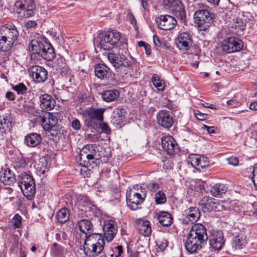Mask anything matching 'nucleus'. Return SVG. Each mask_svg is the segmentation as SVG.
<instances>
[{
  "instance_id": "obj_1",
  "label": "nucleus",
  "mask_w": 257,
  "mask_h": 257,
  "mask_svg": "<svg viewBox=\"0 0 257 257\" xmlns=\"http://www.w3.org/2000/svg\"><path fill=\"white\" fill-rule=\"evenodd\" d=\"M208 238L206 227L200 223L195 224L187 235L185 247L189 253H195L202 248Z\"/></svg>"
},
{
  "instance_id": "obj_2",
  "label": "nucleus",
  "mask_w": 257,
  "mask_h": 257,
  "mask_svg": "<svg viewBox=\"0 0 257 257\" xmlns=\"http://www.w3.org/2000/svg\"><path fill=\"white\" fill-rule=\"evenodd\" d=\"M29 50L32 53L31 58L33 59L42 57L46 60L51 61L55 56L52 45L41 38L32 40L29 45Z\"/></svg>"
},
{
  "instance_id": "obj_3",
  "label": "nucleus",
  "mask_w": 257,
  "mask_h": 257,
  "mask_svg": "<svg viewBox=\"0 0 257 257\" xmlns=\"http://www.w3.org/2000/svg\"><path fill=\"white\" fill-rule=\"evenodd\" d=\"M121 38L119 32L110 31L100 34L94 43V45L100 49L109 50L117 47Z\"/></svg>"
},
{
  "instance_id": "obj_4",
  "label": "nucleus",
  "mask_w": 257,
  "mask_h": 257,
  "mask_svg": "<svg viewBox=\"0 0 257 257\" xmlns=\"http://www.w3.org/2000/svg\"><path fill=\"white\" fill-rule=\"evenodd\" d=\"M93 237H86L83 245L85 254L89 257H106L103 252L104 241L103 238H99L95 242Z\"/></svg>"
},
{
  "instance_id": "obj_5",
  "label": "nucleus",
  "mask_w": 257,
  "mask_h": 257,
  "mask_svg": "<svg viewBox=\"0 0 257 257\" xmlns=\"http://www.w3.org/2000/svg\"><path fill=\"white\" fill-rule=\"evenodd\" d=\"M146 197L145 188L142 187L128 188L126 192V199L128 207L132 210L138 209Z\"/></svg>"
},
{
  "instance_id": "obj_6",
  "label": "nucleus",
  "mask_w": 257,
  "mask_h": 257,
  "mask_svg": "<svg viewBox=\"0 0 257 257\" xmlns=\"http://www.w3.org/2000/svg\"><path fill=\"white\" fill-rule=\"evenodd\" d=\"M213 18L214 14L208 10V7L206 5L200 7L194 15V22L201 31H205L208 28Z\"/></svg>"
},
{
  "instance_id": "obj_7",
  "label": "nucleus",
  "mask_w": 257,
  "mask_h": 257,
  "mask_svg": "<svg viewBox=\"0 0 257 257\" xmlns=\"http://www.w3.org/2000/svg\"><path fill=\"white\" fill-rule=\"evenodd\" d=\"M19 186L24 195L29 200H31L36 193L35 183L33 178L30 175L22 174Z\"/></svg>"
},
{
  "instance_id": "obj_8",
  "label": "nucleus",
  "mask_w": 257,
  "mask_h": 257,
  "mask_svg": "<svg viewBox=\"0 0 257 257\" xmlns=\"http://www.w3.org/2000/svg\"><path fill=\"white\" fill-rule=\"evenodd\" d=\"M17 13L24 18H29L34 14L35 5L33 0L18 1L15 4Z\"/></svg>"
},
{
  "instance_id": "obj_9",
  "label": "nucleus",
  "mask_w": 257,
  "mask_h": 257,
  "mask_svg": "<svg viewBox=\"0 0 257 257\" xmlns=\"http://www.w3.org/2000/svg\"><path fill=\"white\" fill-rule=\"evenodd\" d=\"M57 117L50 112H46L41 119V125L43 128L46 131H50L52 130H56L59 133H56L55 138L59 137V135L63 134V130L62 127L59 131V125H56L57 122Z\"/></svg>"
},
{
  "instance_id": "obj_10",
  "label": "nucleus",
  "mask_w": 257,
  "mask_h": 257,
  "mask_svg": "<svg viewBox=\"0 0 257 257\" xmlns=\"http://www.w3.org/2000/svg\"><path fill=\"white\" fill-rule=\"evenodd\" d=\"M164 4L169 7L172 14L177 18L182 20L186 17L183 6L179 0H164Z\"/></svg>"
},
{
  "instance_id": "obj_11",
  "label": "nucleus",
  "mask_w": 257,
  "mask_h": 257,
  "mask_svg": "<svg viewBox=\"0 0 257 257\" xmlns=\"http://www.w3.org/2000/svg\"><path fill=\"white\" fill-rule=\"evenodd\" d=\"M192 36L187 32H180L176 40L177 47L183 52H186L192 46Z\"/></svg>"
},
{
  "instance_id": "obj_12",
  "label": "nucleus",
  "mask_w": 257,
  "mask_h": 257,
  "mask_svg": "<svg viewBox=\"0 0 257 257\" xmlns=\"http://www.w3.org/2000/svg\"><path fill=\"white\" fill-rule=\"evenodd\" d=\"M242 46V41L234 37H230L225 39L221 44L222 49L227 53L238 51L241 49Z\"/></svg>"
},
{
  "instance_id": "obj_13",
  "label": "nucleus",
  "mask_w": 257,
  "mask_h": 257,
  "mask_svg": "<svg viewBox=\"0 0 257 257\" xmlns=\"http://www.w3.org/2000/svg\"><path fill=\"white\" fill-rule=\"evenodd\" d=\"M95 151L92 145H86L80 151L79 159L81 161L80 165L86 166L90 164V161L94 159Z\"/></svg>"
},
{
  "instance_id": "obj_14",
  "label": "nucleus",
  "mask_w": 257,
  "mask_h": 257,
  "mask_svg": "<svg viewBox=\"0 0 257 257\" xmlns=\"http://www.w3.org/2000/svg\"><path fill=\"white\" fill-rule=\"evenodd\" d=\"M30 76L33 78L34 81L37 83H42L47 79V71L43 67L34 65L28 69Z\"/></svg>"
},
{
  "instance_id": "obj_15",
  "label": "nucleus",
  "mask_w": 257,
  "mask_h": 257,
  "mask_svg": "<svg viewBox=\"0 0 257 257\" xmlns=\"http://www.w3.org/2000/svg\"><path fill=\"white\" fill-rule=\"evenodd\" d=\"M105 110V108H91L86 110L83 113V116L85 118L86 121H88V125H91L92 119L99 121H103V113Z\"/></svg>"
},
{
  "instance_id": "obj_16",
  "label": "nucleus",
  "mask_w": 257,
  "mask_h": 257,
  "mask_svg": "<svg viewBox=\"0 0 257 257\" xmlns=\"http://www.w3.org/2000/svg\"><path fill=\"white\" fill-rule=\"evenodd\" d=\"M104 237L107 241H111L117 231L116 223L112 219L104 221L103 225Z\"/></svg>"
},
{
  "instance_id": "obj_17",
  "label": "nucleus",
  "mask_w": 257,
  "mask_h": 257,
  "mask_svg": "<svg viewBox=\"0 0 257 257\" xmlns=\"http://www.w3.org/2000/svg\"><path fill=\"white\" fill-rule=\"evenodd\" d=\"M0 34L5 36L11 42H15L19 36V33L16 27L12 23H8L0 28Z\"/></svg>"
},
{
  "instance_id": "obj_18",
  "label": "nucleus",
  "mask_w": 257,
  "mask_h": 257,
  "mask_svg": "<svg viewBox=\"0 0 257 257\" xmlns=\"http://www.w3.org/2000/svg\"><path fill=\"white\" fill-rule=\"evenodd\" d=\"M210 246L215 250H220L224 244V239L222 231H213L208 237Z\"/></svg>"
},
{
  "instance_id": "obj_19",
  "label": "nucleus",
  "mask_w": 257,
  "mask_h": 257,
  "mask_svg": "<svg viewBox=\"0 0 257 257\" xmlns=\"http://www.w3.org/2000/svg\"><path fill=\"white\" fill-rule=\"evenodd\" d=\"M157 119L159 125L166 128L171 127L174 123L171 113L165 110H161L158 112Z\"/></svg>"
},
{
  "instance_id": "obj_20",
  "label": "nucleus",
  "mask_w": 257,
  "mask_h": 257,
  "mask_svg": "<svg viewBox=\"0 0 257 257\" xmlns=\"http://www.w3.org/2000/svg\"><path fill=\"white\" fill-rule=\"evenodd\" d=\"M183 221L186 223H194L200 218L201 214L198 208L190 207L185 209L183 212Z\"/></svg>"
},
{
  "instance_id": "obj_21",
  "label": "nucleus",
  "mask_w": 257,
  "mask_h": 257,
  "mask_svg": "<svg viewBox=\"0 0 257 257\" xmlns=\"http://www.w3.org/2000/svg\"><path fill=\"white\" fill-rule=\"evenodd\" d=\"M157 21L158 27L162 30H170L174 28L177 24L176 19L170 15H161Z\"/></svg>"
},
{
  "instance_id": "obj_22",
  "label": "nucleus",
  "mask_w": 257,
  "mask_h": 257,
  "mask_svg": "<svg viewBox=\"0 0 257 257\" xmlns=\"http://www.w3.org/2000/svg\"><path fill=\"white\" fill-rule=\"evenodd\" d=\"M162 147L164 150L169 155H172L175 150L177 149V145L175 140L170 136H164L161 140Z\"/></svg>"
},
{
  "instance_id": "obj_23",
  "label": "nucleus",
  "mask_w": 257,
  "mask_h": 257,
  "mask_svg": "<svg viewBox=\"0 0 257 257\" xmlns=\"http://www.w3.org/2000/svg\"><path fill=\"white\" fill-rule=\"evenodd\" d=\"M50 166V163L45 157L40 158L38 161L35 162L34 166L37 174L43 177H45L46 173L49 171Z\"/></svg>"
},
{
  "instance_id": "obj_24",
  "label": "nucleus",
  "mask_w": 257,
  "mask_h": 257,
  "mask_svg": "<svg viewBox=\"0 0 257 257\" xmlns=\"http://www.w3.org/2000/svg\"><path fill=\"white\" fill-rule=\"evenodd\" d=\"M40 106L43 111H49L52 110L55 105V100L53 97L48 94H44L40 96Z\"/></svg>"
},
{
  "instance_id": "obj_25",
  "label": "nucleus",
  "mask_w": 257,
  "mask_h": 257,
  "mask_svg": "<svg viewBox=\"0 0 257 257\" xmlns=\"http://www.w3.org/2000/svg\"><path fill=\"white\" fill-rule=\"evenodd\" d=\"M136 227L140 233L145 236L150 235L152 231L150 223L147 220L139 219L137 222Z\"/></svg>"
},
{
  "instance_id": "obj_26",
  "label": "nucleus",
  "mask_w": 257,
  "mask_h": 257,
  "mask_svg": "<svg viewBox=\"0 0 257 257\" xmlns=\"http://www.w3.org/2000/svg\"><path fill=\"white\" fill-rule=\"evenodd\" d=\"M42 141V137L39 134L36 133H30L25 136V143L29 147H35L39 145Z\"/></svg>"
},
{
  "instance_id": "obj_27",
  "label": "nucleus",
  "mask_w": 257,
  "mask_h": 257,
  "mask_svg": "<svg viewBox=\"0 0 257 257\" xmlns=\"http://www.w3.org/2000/svg\"><path fill=\"white\" fill-rule=\"evenodd\" d=\"M101 95L103 101L110 102L116 100L119 97V92L116 89H109L101 92Z\"/></svg>"
},
{
  "instance_id": "obj_28",
  "label": "nucleus",
  "mask_w": 257,
  "mask_h": 257,
  "mask_svg": "<svg viewBox=\"0 0 257 257\" xmlns=\"http://www.w3.org/2000/svg\"><path fill=\"white\" fill-rule=\"evenodd\" d=\"M78 226L80 230L84 234H92L93 231V224L87 219H82L78 222Z\"/></svg>"
},
{
  "instance_id": "obj_29",
  "label": "nucleus",
  "mask_w": 257,
  "mask_h": 257,
  "mask_svg": "<svg viewBox=\"0 0 257 257\" xmlns=\"http://www.w3.org/2000/svg\"><path fill=\"white\" fill-rule=\"evenodd\" d=\"M159 222L164 226H169L172 223L173 217L169 212L162 211L158 215Z\"/></svg>"
},
{
  "instance_id": "obj_30",
  "label": "nucleus",
  "mask_w": 257,
  "mask_h": 257,
  "mask_svg": "<svg viewBox=\"0 0 257 257\" xmlns=\"http://www.w3.org/2000/svg\"><path fill=\"white\" fill-rule=\"evenodd\" d=\"M94 72L98 78L104 79L108 75L109 68L104 64H98L95 66Z\"/></svg>"
},
{
  "instance_id": "obj_31",
  "label": "nucleus",
  "mask_w": 257,
  "mask_h": 257,
  "mask_svg": "<svg viewBox=\"0 0 257 257\" xmlns=\"http://www.w3.org/2000/svg\"><path fill=\"white\" fill-rule=\"evenodd\" d=\"M222 211L229 210L230 211L238 212L239 207L236 200L227 199L222 201Z\"/></svg>"
},
{
  "instance_id": "obj_32",
  "label": "nucleus",
  "mask_w": 257,
  "mask_h": 257,
  "mask_svg": "<svg viewBox=\"0 0 257 257\" xmlns=\"http://www.w3.org/2000/svg\"><path fill=\"white\" fill-rule=\"evenodd\" d=\"M227 188L223 184H216L210 189V194L215 197L218 196L226 192Z\"/></svg>"
},
{
  "instance_id": "obj_33",
  "label": "nucleus",
  "mask_w": 257,
  "mask_h": 257,
  "mask_svg": "<svg viewBox=\"0 0 257 257\" xmlns=\"http://www.w3.org/2000/svg\"><path fill=\"white\" fill-rule=\"evenodd\" d=\"M11 122L7 118L4 117L0 119V138H3L7 132L10 131Z\"/></svg>"
},
{
  "instance_id": "obj_34",
  "label": "nucleus",
  "mask_w": 257,
  "mask_h": 257,
  "mask_svg": "<svg viewBox=\"0 0 257 257\" xmlns=\"http://www.w3.org/2000/svg\"><path fill=\"white\" fill-rule=\"evenodd\" d=\"M206 206L212 210L215 211H222V201L219 202L217 200L210 198L207 200Z\"/></svg>"
},
{
  "instance_id": "obj_35",
  "label": "nucleus",
  "mask_w": 257,
  "mask_h": 257,
  "mask_svg": "<svg viewBox=\"0 0 257 257\" xmlns=\"http://www.w3.org/2000/svg\"><path fill=\"white\" fill-rule=\"evenodd\" d=\"M151 81L154 86L159 90L163 91L165 89V82L163 79L156 74H154L151 78Z\"/></svg>"
},
{
  "instance_id": "obj_36",
  "label": "nucleus",
  "mask_w": 257,
  "mask_h": 257,
  "mask_svg": "<svg viewBox=\"0 0 257 257\" xmlns=\"http://www.w3.org/2000/svg\"><path fill=\"white\" fill-rule=\"evenodd\" d=\"M14 42L10 40L0 34V50L7 51L11 49Z\"/></svg>"
},
{
  "instance_id": "obj_37",
  "label": "nucleus",
  "mask_w": 257,
  "mask_h": 257,
  "mask_svg": "<svg viewBox=\"0 0 257 257\" xmlns=\"http://www.w3.org/2000/svg\"><path fill=\"white\" fill-rule=\"evenodd\" d=\"M114 115L111 119V122L115 125L120 124L124 119V115L121 110L116 109L114 111Z\"/></svg>"
},
{
  "instance_id": "obj_38",
  "label": "nucleus",
  "mask_w": 257,
  "mask_h": 257,
  "mask_svg": "<svg viewBox=\"0 0 257 257\" xmlns=\"http://www.w3.org/2000/svg\"><path fill=\"white\" fill-rule=\"evenodd\" d=\"M120 55L112 52H109L107 54L108 60L115 68H120V64H119Z\"/></svg>"
},
{
  "instance_id": "obj_39",
  "label": "nucleus",
  "mask_w": 257,
  "mask_h": 257,
  "mask_svg": "<svg viewBox=\"0 0 257 257\" xmlns=\"http://www.w3.org/2000/svg\"><path fill=\"white\" fill-rule=\"evenodd\" d=\"M63 251V248L57 243H53L51 248V254L54 257H61Z\"/></svg>"
},
{
  "instance_id": "obj_40",
  "label": "nucleus",
  "mask_w": 257,
  "mask_h": 257,
  "mask_svg": "<svg viewBox=\"0 0 257 257\" xmlns=\"http://www.w3.org/2000/svg\"><path fill=\"white\" fill-rule=\"evenodd\" d=\"M246 243V238L243 235H238L234 239L235 247L236 249L241 248Z\"/></svg>"
},
{
  "instance_id": "obj_41",
  "label": "nucleus",
  "mask_w": 257,
  "mask_h": 257,
  "mask_svg": "<svg viewBox=\"0 0 257 257\" xmlns=\"http://www.w3.org/2000/svg\"><path fill=\"white\" fill-rule=\"evenodd\" d=\"M200 155H191L189 157L187 160L188 164H191L192 167L196 168H198V162Z\"/></svg>"
},
{
  "instance_id": "obj_42",
  "label": "nucleus",
  "mask_w": 257,
  "mask_h": 257,
  "mask_svg": "<svg viewBox=\"0 0 257 257\" xmlns=\"http://www.w3.org/2000/svg\"><path fill=\"white\" fill-rule=\"evenodd\" d=\"M199 158H200L198 162V168H197V170L201 171V169H203L209 166V162L208 158L206 157L200 156Z\"/></svg>"
},
{
  "instance_id": "obj_43",
  "label": "nucleus",
  "mask_w": 257,
  "mask_h": 257,
  "mask_svg": "<svg viewBox=\"0 0 257 257\" xmlns=\"http://www.w3.org/2000/svg\"><path fill=\"white\" fill-rule=\"evenodd\" d=\"M166 201L165 193L162 191H159L155 195V202L157 204H163Z\"/></svg>"
},
{
  "instance_id": "obj_44",
  "label": "nucleus",
  "mask_w": 257,
  "mask_h": 257,
  "mask_svg": "<svg viewBox=\"0 0 257 257\" xmlns=\"http://www.w3.org/2000/svg\"><path fill=\"white\" fill-rule=\"evenodd\" d=\"M120 67L121 66L130 67L132 65V61L131 59L127 58L125 55L121 54L119 56Z\"/></svg>"
},
{
  "instance_id": "obj_45",
  "label": "nucleus",
  "mask_w": 257,
  "mask_h": 257,
  "mask_svg": "<svg viewBox=\"0 0 257 257\" xmlns=\"http://www.w3.org/2000/svg\"><path fill=\"white\" fill-rule=\"evenodd\" d=\"M13 89L15 90L18 94H24L26 93L27 88L23 83H19L18 85L13 86Z\"/></svg>"
},
{
  "instance_id": "obj_46",
  "label": "nucleus",
  "mask_w": 257,
  "mask_h": 257,
  "mask_svg": "<svg viewBox=\"0 0 257 257\" xmlns=\"http://www.w3.org/2000/svg\"><path fill=\"white\" fill-rule=\"evenodd\" d=\"M123 253L122 247L121 245H118L115 247L112 250V253L110 252L109 255L111 257H121V254Z\"/></svg>"
},
{
  "instance_id": "obj_47",
  "label": "nucleus",
  "mask_w": 257,
  "mask_h": 257,
  "mask_svg": "<svg viewBox=\"0 0 257 257\" xmlns=\"http://www.w3.org/2000/svg\"><path fill=\"white\" fill-rule=\"evenodd\" d=\"M157 245L158 246L157 250L159 251H163L165 250L166 247L168 245V242L167 240L165 239H162L161 240H159L157 242Z\"/></svg>"
},
{
  "instance_id": "obj_48",
  "label": "nucleus",
  "mask_w": 257,
  "mask_h": 257,
  "mask_svg": "<svg viewBox=\"0 0 257 257\" xmlns=\"http://www.w3.org/2000/svg\"><path fill=\"white\" fill-rule=\"evenodd\" d=\"M138 45L140 47H144L146 53L147 55H150L151 53V50L150 45L146 43V42L140 41L138 42Z\"/></svg>"
},
{
  "instance_id": "obj_49",
  "label": "nucleus",
  "mask_w": 257,
  "mask_h": 257,
  "mask_svg": "<svg viewBox=\"0 0 257 257\" xmlns=\"http://www.w3.org/2000/svg\"><path fill=\"white\" fill-rule=\"evenodd\" d=\"M252 175L251 178L252 182L253 183L254 186L257 188V164H255L252 169Z\"/></svg>"
},
{
  "instance_id": "obj_50",
  "label": "nucleus",
  "mask_w": 257,
  "mask_h": 257,
  "mask_svg": "<svg viewBox=\"0 0 257 257\" xmlns=\"http://www.w3.org/2000/svg\"><path fill=\"white\" fill-rule=\"evenodd\" d=\"M147 188L149 191L154 192L159 189V184L155 182H150L146 186Z\"/></svg>"
},
{
  "instance_id": "obj_51",
  "label": "nucleus",
  "mask_w": 257,
  "mask_h": 257,
  "mask_svg": "<svg viewBox=\"0 0 257 257\" xmlns=\"http://www.w3.org/2000/svg\"><path fill=\"white\" fill-rule=\"evenodd\" d=\"M234 22L235 23L234 26L235 28H237L240 30H243L244 27V23L243 21L238 18L233 19Z\"/></svg>"
},
{
  "instance_id": "obj_52",
  "label": "nucleus",
  "mask_w": 257,
  "mask_h": 257,
  "mask_svg": "<svg viewBox=\"0 0 257 257\" xmlns=\"http://www.w3.org/2000/svg\"><path fill=\"white\" fill-rule=\"evenodd\" d=\"M56 218L57 221L60 223H64V210L61 209L59 212L57 213Z\"/></svg>"
},
{
  "instance_id": "obj_53",
  "label": "nucleus",
  "mask_w": 257,
  "mask_h": 257,
  "mask_svg": "<svg viewBox=\"0 0 257 257\" xmlns=\"http://www.w3.org/2000/svg\"><path fill=\"white\" fill-rule=\"evenodd\" d=\"M14 225L16 227L19 228L21 226L22 223V217L19 214H16L14 218Z\"/></svg>"
},
{
  "instance_id": "obj_54",
  "label": "nucleus",
  "mask_w": 257,
  "mask_h": 257,
  "mask_svg": "<svg viewBox=\"0 0 257 257\" xmlns=\"http://www.w3.org/2000/svg\"><path fill=\"white\" fill-rule=\"evenodd\" d=\"M194 115L196 118L199 120H204L207 118V115L205 113H201L199 110H197L194 112Z\"/></svg>"
},
{
  "instance_id": "obj_55",
  "label": "nucleus",
  "mask_w": 257,
  "mask_h": 257,
  "mask_svg": "<svg viewBox=\"0 0 257 257\" xmlns=\"http://www.w3.org/2000/svg\"><path fill=\"white\" fill-rule=\"evenodd\" d=\"M250 144L252 147L257 148V131L253 132L250 139Z\"/></svg>"
},
{
  "instance_id": "obj_56",
  "label": "nucleus",
  "mask_w": 257,
  "mask_h": 257,
  "mask_svg": "<svg viewBox=\"0 0 257 257\" xmlns=\"http://www.w3.org/2000/svg\"><path fill=\"white\" fill-rule=\"evenodd\" d=\"M228 162L229 164L235 166L238 165L239 161L238 158L231 157L228 159Z\"/></svg>"
},
{
  "instance_id": "obj_57",
  "label": "nucleus",
  "mask_w": 257,
  "mask_h": 257,
  "mask_svg": "<svg viewBox=\"0 0 257 257\" xmlns=\"http://www.w3.org/2000/svg\"><path fill=\"white\" fill-rule=\"evenodd\" d=\"M202 129L206 130L208 134H212L215 133L214 126H209L206 125H203L202 126Z\"/></svg>"
},
{
  "instance_id": "obj_58",
  "label": "nucleus",
  "mask_w": 257,
  "mask_h": 257,
  "mask_svg": "<svg viewBox=\"0 0 257 257\" xmlns=\"http://www.w3.org/2000/svg\"><path fill=\"white\" fill-rule=\"evenodd\" d=\"M101 128L102 132L106 134H108L110 133V129L108 126V125L105 123H103L101 124Z\"/></svg>"
},
{
  "instance_id": "obj_59",
  "label": "nucleus",
  "mask_w": 257,
  "mask_h": 257,
  "mask_svg": "<svg viewBox=\"0 0 257 257\" xmlns=\"http://www.w3.org/2000/svg\"><path fill=\"white\" fill-rule=\"evenodd\" d=\"M227 104L228 105H230L233 107H236L240 105L239 102L236 100L230 99L227 101Z\"/></svg>"
},
{
  "instance_id": "obj_60",
  "label": "nucleus",
  "mask_w": 257,
  "mask_h": 257,
  "mask_svg": "<svg viewBox=\"0 0 257 257\" xmlns=\"http://www.w3.org/2000/svg\"><path fill=\"white\" fill-rule=\"evenodd\" d=\"M153 42L155 46L158 48L162 46V43L161 42V41L158 37L156 36H154L153 37Z\"/></svg>"
},
{
  "instance_id": "obj_61",
  "label": "nucleus",
  "mask_w": 257,
  "mask_h": 257,
  "mask_svg": "<svg viewBox=\"0 0 257 257\" xmlns=\"http://www.w3.org/2000/svg\"><path fill=\"white\" fill-rule=\"evenodd\" d=\"M37 23L35 21H28L25 23V27L27 29L35 28L37 26Z\"/></svg>"
},
{
  "instance_id": "obj_62",
  "label": "nucleus",
  "mask_w": 257,
  "mask_h": 257,
  "mask_svg": "<svg viewBox=\"0 0 257 257\" xmlns=\"http://www.w3.org/2000/svg\"><path fill=\"white\" fill-rule=\"evenodd\" d=\"M72 126L75 130H78L80 128V122L78 119H75L72 122Z\"/></svg>"
},
{
  "instance_id": "obj_63",
  "label": "nucleus",
  "mask_w": 257,
  "mask_h": 257,
  "mask_svg": "<svg viewBox=\"0 0 257 257\" xmlns=\"http://www.w3.org/2000/svg\"><path fill=\"white\" fill-rule=\"evenodd\" d=\"M6 97L10 100H14L15 99V96L14 94L11 91L7 92L6 94Z\"/></svg>"
},
{
  "instance_id": "obj_64",
  "label": "nucleus",
  "mask_w": 257,
  "mask_h": 257,
  "mask_svg": "<svg viewBox=\"0 0 257 257\" xmlns=\"http://www.w3.org/2000/svg\"><path fill=\"white\" fill-rule=\"evenodd\" d=\"M250 109L253 110H257V101H254L251 103L249 105Z\"/></svg>"
}]
</instances>
